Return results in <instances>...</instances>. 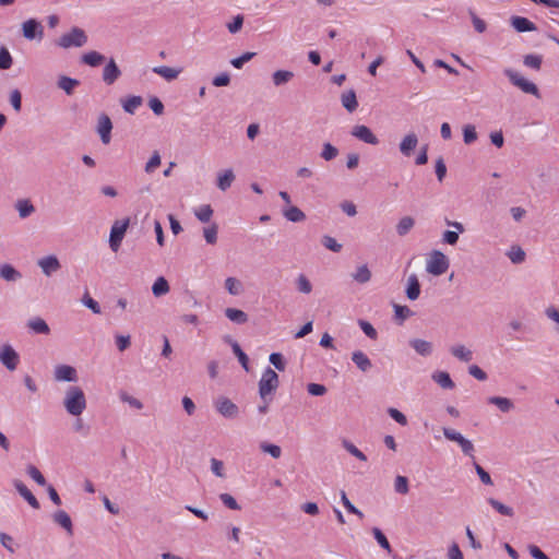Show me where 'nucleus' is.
<instances>
[{
	"mask_svg": "<svg viewBox=\"0 0 559 559\" xmlns=\"http://www.w3.org/2000/svg\"><path fill=\"white\" fill-rule=\"evenodd\" d=\"M352 360L356 367L362 371L368 372L372 368V362L369 357L361 350H355L352 354Z\"/></svg>",
	"mask_w": 559,
	"mask_h": 559,
	"instance_id": "4be33fe9",
	"label": "nucleus"
},
{
	"mask_svg": "<svg viewBox=\"0 0 559 559\" xmlns=\"http://www.w3.org/2000/svg\"><path fill=\"white\" fill-rule=\"evenodd\" d=\"M372 534H373V537L377 540V543L380 545V547L383 548L384 550H386L388 552H391V550H392L391 545H390L386 536L383 534V532L378 527H373Z\"/></svg>",
	"mask_w": 559,
	"mask_h": 559,
	"instance_id": "3c124183",
	"label": "nucleus"
},
{
	"mask_svg": "<svg viewBox=\"0 0 559 559\" xmlns=\"http://www.w3.org/2000/svg\"><path fill=\"white\" fill-rule=\"evenodd\" d=\"M225 288L233 296H238L242 292V284L235 277H227L225 280Z\"/></svg>",
	"mask_w": 559,
	"mask_h": 559,
	"instance_id": "37998d69",
	"label": "nucleus"
},
{
	"mask_svg": "<svg viewBox=\"0 0 559 559\" xmlns=\"http://www.w3.org/2000/svg\"><path fill=\"white\" fill-rule=\"evenodd\" d=\"M510 23L518 33L534 32L537 29V26L524 16L513 15L510 19Z\"/></svg>",
	"mask_w": 559,
	"mask_h": 559,
	"instance_id": "dca6fc26",
	"label": "nucleus"
},
{
	"mask_svg": "<svg viewBox=\"0 0 559 559\" xmlns=\"http://www.w3.org/2000/svg\"><path fill=\"white\" fill-rule=\"evenodd\" d=\"M488 403L496 405L503 413H509L514 407L510 399L502 396H491L488 399Z\"/></svg>",
	"mask_w": 559,
	"mask_h": 559,
	"instance_id": "f704fd0d",
	"label": "nucleus"
},
{
	"mask_svg": "<svg viewBox=\"0 0 559 559\" xmlns=\"http://www.w3.org/2000/svg\"><path fill=\"white\" fill-rule=\"evenodd\" d=\"M119 397L122 402L128 403L132 408H135V409L143 408V403L140 400L129 395L127 392H123V391L120 392Z\"/></svg>",
	"mask_w": 559,
	"mask_h": 559,
	"instance_id": "69168bd1",
	"label": "nucleus"
},
{
	"mask_svg": "<svg viewBox=\"0 0 559 559\" xmlns=\"http://www.w3.org/2000/svg\"><path fill=\"white\" fill-rule=\"evenodd\" d=\"M22 34L27 40L40 41L44 37V26L36 19H28L22 23Z\"/></svg>",
	"mask_w": 559,
	"mask_h": 559,
	"instance_id": "6e6552de",
	"label": "nucleus"
},
{
	"mask_svg": "<svg viewBox=\"0 0 559 559\" xmlns=\"http://www.w3.org/2000/svg\"><path fill=\"white\" fill-rule=\"evenodd\" d=\"M13 64V58L7 47H0V70H8Z\"/></svg>",
	"mask_w": 559,
	"mask_h": 559,
	"instance_id": "09e8293b",
	"label": "nucleus"
},
{
	"mask_svg": "<svg viewBox=\"0 0 559 559\" xmlns=\"http://www.w3.org/2000/svg\"><path fill=\"white\" fill-rule=\"evenodd\" d=\"M393 308L395 318L400 321V323L414 316V311H412L407 306L394 304Z\"/></svg>",
	"mask_w": 559,
	"mask_h": 559,
	"instance_id": "de8ad7c7",
	"label": "nucleus"
},
{
	"mask_svg": "<svg viewBox=\"0 0 559 559\" xmlns=\"http://www.w3.org/2000/svg\"><path fill=\"white\" fill-rule=\"evenodd\" d=\"M342 106L348 111L354 112L358 108V102L356 92L354 90H349L342 94L341 96Z\"/></svg>",
	"mask_w": 559,
	"mask_h": 559,
	"instance_id": "b1692460",
	"label": "nucleus"
},
{
	"mask_svg": "<svg viewBox=\"0 0 559 559\" xmlns=\"http://www.w3.org/2000/svg\"><path fill=\"white\" fill-rule=\"evenodd\" d=\"M38 265L40 266L43 273L46 276H50L52 273L57 272L61 267V264L56 255H48L41 258L38 261Z\"/></svg>",
	"mask_w": 559,
	"mask_h": 559,
	"instance_id": "6ab92c4d",
	"label": "nucleus"
},
{
	"mask_svg": "<svg viewBox=\"0 0 559 559\" xmlns=\"http://www.w3.org/2000/svg\"><path fill=\"white\" fill-rule=\"evenodd\" d=\"M142 97L141 96H130L127 99L121 100L122 108L126 112L133 115L138 107L142 105Z\"/></svg>",
	"mask_w": 559,
	"mask_h": 559,
	"instance_id": "c9c22d12",
	"label": "nucleus"
},
{
	"mask_svg": "<svg viewBox=\"0 0 559 559\" xmlns=\"http://www.w3.org/2000/svg\"><path fill=\"white\" fill-rule=\"evenodd\" d=\"M169 284L164 276L157 277L152 286V293L155 297L166 295L169 292Z\"/></svg>",
	"mask_w": 559,
	"mask_h": 559,
	"instance_id": "4c0bfd02",
	"label": "nucleus"
},
{
	"mask_svg": "<svg viewBox=\"0 0 559 559\" xmlns=\"http://www.w3.org/2000/svg\"><path fill=\"white\" fill-rule=\"evenodd\" d=\"M343 447L347 452H349L352 455H354L358 460L364 461V462L367 461V456L350 441L343 440Z\"/></svg>",
	"mask_w": 559,
	"mask_h": 559,
	"instance_id": "052dcab7",
	"label": "nucleus"
},
{
	"mask_svg": "<svg viewBox=\"0 0 559 559\" xmlns=\"http://www.w3.org/2000/svg\"><path fill=\"white\" fill-rule=\"evenodd\" d=\"M13 485L17 492L28 502V504L34 509H39L40 504L37 498L32 493V491L26 487V485L20 480L14 479Z\"/></svg>",
	"mask_w": 559,
	"mask_h": 559,
	"instance_id": "a211bd4d",
	"label": "nucleus"
},
{
	"mask_svg": "<svg viewBox=\"0 0 559 559\" xmlns=\"http://www.w3.org/2000/svg\"><path fill=\"white\" fill-rule=\"evenodd\" d=\"M523 63L524 66L538 71L542 68L543 56L534 53L526 55L523 58Z\"/></svg>",
	"mask_w": 559,
	"mask_h": 559,
	"instance_id": "49530a36",
	"label": "nucleus"
},
{
	"mask_svg": "<svg viewBox=\"0 0 559 559\" xmlns=\"http://www.w3.org/2000/svg\"><path fill=\"white\" fill-rule=\"evenodd\" d=\"M431 378L442 389L452 390L455 386V383L447 371H436L432 373Z\"/></svg>",
	"mask_w": 559,
	"mask_h": 559,
	"instance_id": "393cba45",
	"label": "nucleus"
},
{
	"mask_svg": "<svg viewBox=\"0 0 559 559\" xmlns=\"http://www.w3.org/2000/svg\"><path fill=\"white\" fill-rule=\"evenodd\" d=\"M350 134L364 143L370 145L379 144V139L373 134L371 129L365 124H357L353 127Z\"/></svg>",
	"mask_w": 559,
	"mask_h": 559,
	"instance_id": "f8f14e48",
	"label": "nucleus"
},
{
	"mask_svg": "<svg viewBox=\"0 0 559 559\" xmlns=\"http://www.w3.org/2000/svg\"><path fill=\"white\" fill-rule=\"evenodd\" d=\"M217 231H218V226H217L216 223H213L211 226L205 227L203 229L204 239H205V241L209 245H215L216 243V241H217Z\"/></svg>",
	"mask_w": 559,
	"mask_h": 559,
	"instance_id": "8fccbe9b",
	"label": "nucleus"
},
{
	"mask_svg": "<svg viewBox=\"0 0 559 559\" xmlns=\"http://www.w3.org/2000/svg\"><path fill=\"white\" fill-rule=\"evenodd\" d=\"M415 225V219L411 216H404L396 225V233L399 236L407 235Z\"/></svg>",
	"mask_w": 559,
	"mask_h": 559,
	"instance_id": "ea45409f",
	"label": "nucleus"
},
{
	"mask_svg": "<svg viewBox=\"0 0 559 559\" xmlns=\"http://www.w3.org/2000/svg\"><path fill=\"white\" fill-rule=\"evenodd\" d=\"M215 408L225 418L234 419L239 415V407L225 396H219L215 401Z\"/></svg>",
	"mask_w": 559,
	"mask_h": 559,
	"instance_id": "9d476101",
	"label": "nucleus"
},
{
	"mask_svg": "<svg viewBox=\"0 0 559 559\" xmlns=\"http://www.w3.org/2000/svg\"><path fill=\"white\" fill-rule=\"evenodd\" d=\"M26 472H27L28 476L34 481H36L39 486L46 485V479H45L44 475L40 473V471L36 466L28 465Z\"/></svg>",
	"mask_w": 559,
	"mask_h": 559,
	"instance_id": "13d9d810",
	"label": "nucleus"
},
{
	"mask_svg": "<svg viewBox=\"0 0 559 559\" xmlns=\"http://www.w3.org/2000/svg\"><path fill=\"white\" fill-rule=\"evenodd\" d=\"M353 278L359 284H365L370 281L371 272L366 264L360 265L356 273L353 274Z\"/></svg>",
	"mask_w": 559,
	"mask_h": 559,
	"instance_id": "a18cd8bd",
	"label": "nucleus"
},
{
	"mask_svg": "<svg viewBox=\"0 0 559 559\" xmlns=\"http://www.w3.org/2000/svg\"><path fill=\"white\" fill-rule=\"evenodd\" d=\"M409 346L420 356L428 357L432 354L433 345L431 342L421 338H412Z\"/></svg>",
	"mask_w": 559,
	"mask_h": 559,
	"instance_id": "412c9836",
	"label": "nucleus"
},
{
	"mask_svg": "<svg viewBox=\"0 0 559 559\" xmlns=\"http://www.w3.org/2000/svg\"><path fill=\"white\" fill-rule=\"evenodd\" d=\"M278 374L270 367H267L259 381V394L263 401L271 395L278 386Z\"/></svg>",
	"mask_w": 559,
	"mask_h": 559,
	"instance_id": "7ed1b4c3",
	"label": "nucleus"
},
{
	"mask_svg": "<svg viewBox=\"0 0 559 559\" xmlns=\"http://www.w3.org/2000/svg\"><path fill=\"white\" fill-rule=\"evenodd\" d=\"M255 55V52L247 51L241 56L231 59L230 64L236 69H241L243 64L250 61Z\"/></svg>",
	"mask_w": 559,
	"mask_h": 559,
	"instance_id": "4d7b16f0",
	"label": "nucleus"
},
{
	"mask_svg": "<svg viewBox=\"0 0 559 559\" xmlns=\"http://www.w3.org/2000/svg\"><path fill=\"white\" fill-rule=\"evenodd\" d=\"M442 431H443V436L448 440L456 442L461 447L462 452L465 455L474 459L475 449H474L473 443L468 439H466L462 433L457 432L456 430H454L452 428L444 427L442 429Z\"/></svg>",
	"mask_w": 559,
	"mask_h": 559,
	"instance_id": "0eeeda50",
	"label": "nucleus"
},
{
	"mask_svg": "<svg viewBox=\"0 0 559 559\" xmlns=\"http://www.w3.org/2000/svg\"><path fill=\"white\" fill-rule=\"evenodd\" d=\"M27 326L36 334H49L50 332L49 325L39 317L29 319Z\"/></svg>",
	"mask_w": 559,
	"mask_h": 559,
	"instance_id": "7c9ffc66",
	"label": "nucleus"
},
{
	"mask_svg": "<svg viewBox=\"0 0 559 559\" xmlns=\"http://www.w3.org/2000/svg\"><path fill=\"white\" fill-rule=\"evenodd\" d=\"M82 302L83 305L88 308L90 310H92L93 313L95 314H99L102 312L100 310V306L99 304L93 299L88 293H86L84 296H83V299H82Z\"/></svg>",
	"mask_w": 559,
	"mask_h": 559,
	"instance_id": "0e129e2a",
	"label": "nucleus"
},
{
	"mask_svg": "<svg viewBox=\"0 0 559 559\" xmlns=\"http://www.w3.org/2000/svg\"><path fill=\"white\" fill-rule=\"evenodd\" d=\"M297 289L302 294H310L312 285L306 275L300 274L296 280Z\"/></svg>",
	"mask_w": 559,
	"mask_h": 559,
	"instance_id": "680f3d73",
	"label": "nucleus"
},
{
	"mask_svg": "<svg viewBox=\"0 0 559 559\" xmlns=\"http://www.w3.org/2000/svg\"><path fill=\"white\" fill-rule=\"evenodd\" d=\"M87 43V35L84 29L74 26L69 33L61 35L57 40L56 45L69 49L72 47L80 48Z\"/></svg>",
	"mask_w": 559,
	"mask_h": 559,
	"instance_id": "f03ea898",
	"label": "nucleus"
},
{
	"mask_svg": "<svg viewBox=\"0 0 559 559\" xmlns=\"http://www.w3.org/2000/svg\"><path fill=\"white\" fill-rule=\"evenodd\" d=\"M55 380L75 382L78 380L76 369L69 365H58L55 368Z\"/></svg>",
	"mask_w": 559,
	"mask_h": 559,
	"instance_id": "ddd939ff",
	"label": "nucleus"
},
{
	"mask_svg": "<svg viewBox=\"0 0 559 559\" xmlns=\"http://www.w3.org/2000/svg\"><path fill=\"white\" fill-rule=\"evenodd\" d=\"M129 225V217L121 221H116L112 224L109 236V247L114 252H117L119 250Z\"/></svg>",
	"mask_w": 559,
	"mask_h": 559,
	"instance_id": "423d86ee",
	"label": "nucleus"
},
{
	"mask_svg": "<svg viewBox=\"0 0 559 559\" xmlns=\"http://www.w3.org/2000/svg\"><path fill=\"white\" fill-rule=\"evenodd\" d=\"M234 180L235 174L233 169H226L222 174H218L216 186L219 190L226 191L228 188H230Z\"/></svg>",
	"mask_w": 559,
	"mask_h": 559,
	"instance_id": "cd10ccee",
	"label": "nucleus"
},
{
	"mask_svg": "<svg viewBox=\"0 0 559 559\" xmlns=\"http://www.w3.org/2000/svg\"><path fill=\"white\" fill-rule=\"evenodd\" d=\"M260 448L263 452L269 453L274 459H278L282 454L281 448L273 443L263 442Z\"/></svg>",
	"mask_w": 559,
	"mask_h": 559,
	"instance_id": "338daca9",
	"label": "nucleus"
},
{
	"mask_svg": "<svg viewBox=\"0 0 559 559\" xmlns=\"http://www.w3.org/2000/svg\"><path fill=\"white\" fill-rule=\"evenodd\" d=\"M0 361L10 371L16 369L20 356L11 345H3L0 349Z\"/></svg>",
	"mask_w": 559,
	"mask_h": 559,
	"instance_id": "9b49d317",
	"label": "nucleus"
},
{
	"mask_svg": "<svg viewBox=\"0 0 559 559\" xmlns=\"http://www.w3.org/2000/svg\"><path fill=\"white\" fill-rule=\"evenodd\" d=\"M225 316L230 320L233 321L234 323H237V324H245L246 322H248V314L240 310V309H236V308H226L225 309Z\"/></svg>",
	"mask_w": 559,
	"mask_h": 559,
	"instance_id": "473e14b6",
	"label": "nucleus"
},
{
	"mask_svg": "<svg viewBox=\"0 0 559 559\" xmlns=\"http://www.w3.org/2000/svg\"><path fill=\"white\" fill-rule=\"evenodd\" d=\"M219 499L223 502V504L230 510L237 511L241 509L236 499L229 493H221Z\"/></svg>",
	"mask_w": 559,
	"mask_h": 559,
	"instance_id": "e2e57ef3",
	"label": "nucleus"
},
{
	"mask_svg": "<svg viewBox=\"0 0 559 559\" xmlns=\"http://www.w3.org/2000/svg\"><path fill=\"white\" fill-rule=\"evenodd\" d=\"M294 78V72L289 70H276L272 74L273 84L278 87L287 84Z\"/></svg>",
	"mask_w": 559,
	"mask_h": 559,
	"instance_id": "2f4dec72",
	"label": "nucleus"
},
{
	"mask_svg": "<svg viewBox=\"0 0 559 559\" xmlns=\"http://www.w3.org/2000/svg\"><path fill=\"white\" fill-rule=\"evenodd\" d=\"M63 405L72 416H80L86 408V399L80 386H69L66 391Z\"/></svg>",
	"mask_w": 559,
	"mask_h": 559,
	"instance_id": "f257e3e1",
	"label": "nucleus"
},
{
	"mask_svg": "<svg viewBox=\"0 0 559 559\" xmlns=\"http://www.w3.org/2000/svg\"><path fill=\"white\" fill-rule=\"evenodd\" d=\"M421 286L416 274H411L407 278V285L405 288L406 297L414 301L419 298Z\"/></svg>",
	"mask_w": 559,
	"mask_h": 559,
	"instance_id": "aec40b11",
	"label": "nucleus"
},
{
	"mask_svg": "<svg viewBox=\"0 0 559 559\" xmlns=\"http://www.w3.org/2000/svg\"><path fill=\"white\" fill-rule=\"evenodd\" d=\"M80 81L67 75H60L57 81V86L62 90L67 95H72L74 90L80 85Z\"/></svg>",
	"mask_w": 559,
	"mask_h": 559,
	"instance_id": "5701e85b",
	"label": "nucleus"
},
{
	"mask_svg": "<svg viewBox=\"0 0 559 559\" xmlns=\"http://www.w3.org/2000/svg\"><path fill=\"white\" fill-rule=\"evenodd\" d=\"M449 265V259L443 252L432 250L430 259L427 261L426 271L435 276H440L448 271Z\"/></svg>",
	"mask_w": 559,
	"mask_h": 559,
	"instance_id": "20e7f679",
	"label": "nucleus"
},
{
	"mask_svg": "<svg viewBox=\"0 0 559 559\" xmlns=\"http://www.w3.org/2000/svg\"><path fill=\"white\" fill-rule=\"evenodd\" d=\"M121 75V70L115 59L110 58L103 70V81L107 85H112Z\"/></svg>",
	"mask_w": 559,
	"mask_h": 559,
	"instance_id": "4468645a",
	"label": "nucleus"
},
{
	"mask_svg": "<svg viewBox=\"0 0 559 559\" xmlns=\"http://www.w3.org/2000/svg\"><path fill=\"white\" fill-rule=\"evenodd\" d=\"M477 140L476 128L473 124H465L463 127V141L465 144L469 145Z\"/></svg>",
	"mask_w": 559,
	"mask_h": 559,
	"instance_id": "5fc2aeb1",
	"label": "nucleus"
},
{
	"mask_svg": "<svg viewBox=\"0 0 559 559\" xmlns=\"http://www.w3.org/2000/svg\"><path fill=\"white\" fill-rule=\"evenodd\" d=\"M52 521L61 526L68 536H73V524L70 515L63 511L58 510L52 514Z\"/></svg>",
	"mask_w": 559,
	"mask_h": 559,
	"instance_id": "f3484780",
	"label": "nucleus"
},
{
	"mask_svg": "<svg viewBox=\"0 0 559 559\" xmlns=\"http://www.w3.org/2000/svg\"><path fill=\"white\" fill-rule=\"evenodd\" d=\"M507 255L514 264H520L524 262L526 257L525 251L519 246L511 247Z\"/></svg>",
	"mask_w": 559,
	"mask_h": 559,
	"instance_id": "79ce46f5",
	"label": "nucleus"
},
{
	"mask_svg": "<svg viewBox=\"0 0 559 559\" xmlns=\"http://www.w3.org/2000/svg\"><path fill=\"white\" fill-rule=\"evenodd\" d=\"M231 349L235 356L238 358V361L240 362L241 367L246 371H249V358L247 354L241 349L240 345L238 343H233Z\"/></svg>",
	"mask_w": 559,
	"mask_h": 559,
	"instance_id": "c03bdc74",
	"label": "nucleus"
},
{
	"mask_svg": "<svg viewBox=\"0 0 559 559\" xmlns=\"http://www.w3.org/2000/svg\"><path fill=\"white\" fill-rule=\"evenodd\" d=\"M394 489L397 493L406 495L409 491L408 478L397 475L394 480Z\"/></svg>",
	"mask_w": 559,
	"mask_h": 559,
	"instance_id": "603ef678",
	"label": "nucleus"
},
{
	"mask_svg": "<svg viewBox=\"0 0 559 559\" xmlns=\"http://www.w3.org/2000/svg\"><path fill=\"white\" fill-rule=\"evenodd\" d=\"M341 501H342L343 506L345 507V509L347 510V512L355 514V515L359 516L360 519L364 518V513L350 502V500L347 498L346 492L344 490L341 491Z\"/></svg>",
	"mask_w": 559,
	"mask_h": 559,
	"instance_id": "6e6d98bb",
	"label": "nucleus"
},
{
	"mask_svg": "<svg viewBox=\"0 0 559 559\" xmlns=\"http://www.w3.org/2000/svg\"><path fill=\"white\" fill-rule=\"evenodd\" d=\"M487 502L501 515L510 518L514 515V510L511 507L503 504L495 498H488Z\"/></svg>",
	"mask_w": 559,
	"mask_h": 559,
	"instance_id": "58836bf2",
	"label": "nucleus"
},
{
	"mask_svg": "<svg viewBox=\"0 0 559 559\" xmlns=\"http://www.w3.org/2000/svg\"><path fill=\"white\" fill-rule=\"evenodd\" d=\"M0 277L7 282H16L22 274L14 266L5 263L0 266Z\"/></svg>",
	"mask_w": 559,
	"mask_h": 559,
	"instance_id": "bb28decb",
	"label": "nucleus"
},
{
	"mask_svg": "<svg viewBox=\"0 0 559 559\" xmlns=\"http://www.w3.org/2000/svg\"><path fill=\"white\" fill-rule=\"evenodd\" d=\"M105 56L98 51L92 50L81 57V61L90 67L96 68L105 61Z\"/></svg>",
	"mask_w": 559,
	"mask_h": 559,
	"instance_id": "a878e982",
	"label": "nucleus"
},
{
	"mask_svg": "<svg viewBox=\"0 0 559 559\" xmlns=\"http://www.w3.org/2000/svg\"><path fill=\"white\" fill-rule=\"evenodd\" d=\"M15 209L21 218H26L35 212V206L28 199H20L15 203Z\"/></svg>",
	"mask_w": 559,
	"mask_h": 559,
	"instance_id": "c756f323",
	"label": "nucleus"
},
{
	"mask_svg": "<svg viewBox=\"0 0 559 559\" xmlns=\"http://www.w3.org/2000/svg\"><path fill=\"white\" fill-rule=\"evenodd\" d=\"M10 104L16 112L22 109V94L19 90H13L10 93Z\"/></svg>",
	"mask_w": 559,
	"mask_h": 559,
	"instance_id": "774afa93",
	"label": "nucleus"
},
{
	"mask_svg": "<svg viewBox=\"0 0 559 559\" xmlns=\"http://www.w3.org/2000/svg\"><path fill=\"white\" fill-rule=\"evenodd\" d=\"M283 215L287 221L293 222V223H299V222L305 221V218H306L305 213L299 207L294 206V205H292L287 209H284Z\"/></svg>",
	"mask_w": 559,
	"mask_h": 559,
	"instance_id": "72a5a7b5",
	"label": "nucleus"
},
{
	"mask_svg": "<svg viewBox=\"0 0 559 559\" xmlns=\"http://www.w3.org/2000/svg\"><path fill=\"white\" fill-rule=\"evenodd\" d=\"M503 74L514 86L519 87L522 92L538 96L539 91L536 84L521 76L516 71L508 68L503 70Z\"/></svg>",
	"mask_w": 559,
	"mask_h": 559,
	"instance_id": "39448f33",
	"label": "nucleus"
},
{
	"mask_svg": "<svg viewBox=\"0 0 559 559\" xmlns=\"http://www.w3.org/2000/svg\"><path fill=\"white\" fill-rule=\"evenodd\" d=\"M195 217L202 223H209L213 215V209L210 204L201 205L194 210Z\"/></svg>",
	"mask_w": 559,
	"mask_h": 559,
	"instance_id": "a19ab883",
	"label": "nucleus"
},
{
	"mask_svg": "<svg viewBox=\"0 0 559 559\" xmlns=\"http://www.w3.org/2000/svg\"><path fill=\"white\" fill-rule=\"evenodd\" d=\"M337 155H338V150L334 145H332L329 142L323 144L320 156L324 160L330 162V160L334 159Z\"/></svg>",
	"mask_w": 559,
	"mask_h": 559,
	"instance_id": "864d4df0",
	"label": "nucleus"
},
{
	"mask_svg": "<svg viewBox=\"0 0 559 559\" xmlns=\"http://www.w3.org/2000/svg\"><path fill=\"white\" fill-rule=\"evenodd\" d=\"M153 72L160 75L167 81H173L178 78L180 70L166 66H158L153 68Z\"/></svg>",
	"mask_w": 559,
	"mask_h": 559,
	"instance_id": "e433bc0d",
	"label": "nucleus"
},
{
	"mask_svg": "<svg viewBox=\"0 0 559 559\" xmlns=\"http://www.w3.org/2000/svg\"><path fill=\"white\" fill-rule=\"evenodd\" d=\"M450 353L460 361L468 362L473 359V352L464 345H454L450 348Z\"/></svg>",
	"mask_w": 559,
	"mask_h": 559,
	"instance_id": "c85d7f7f",
	"label": "nucleus"
},
{
	"mask_svg": "<svg viewBox=\"0 0 559 559\" xmlns=\"http://www.w3.org/2000/svg\"><path fill=\"white\" fill-rule=\"evenodd\" d=\"M358 325L369 338L377 340L378 332L370 322L360 319L358 320Z\"/></svg>",
	"mask_w": 559,
	"mask_h": 559,
	"instance_id": "bf43d9fd",
	"label": "nucleus"
},
{
	"mask_svg": "<svg viewBox=\"0 0 559 559\" xmlns=\"http://www.w3.org/2000/svg\"><path fill=\"white\" fill-rule=\"evenodd\" d=\"M112 121L110 117L102 112L97 118L96 132L98 133L103 144H109L111 141Z\"/></svg>",
	"mask_w": 559,
	"mask_h": 559,
	"instance_id": "1a4fd4ad",
	"label": "nucleus"
},
{
	"mask_svg": "<svg viewBox=\"0 0 559 559\" xmlns=\"http://www.w3.org/2000/svg\"><path fill=\"white\" fill-rule=\"evenodd\" d=\"M418 145V136L414 132L407 133L401 141L399 148L402 155L409 157Z\"/></svg>",
	"mask_w": 559,
	"mask_h": 559,
	"instance_id": "2eb2a0df",
	"label": "nucleus"
}]
</instances>
